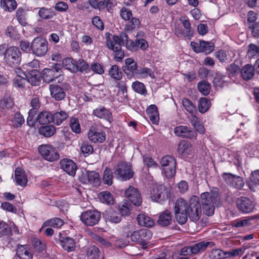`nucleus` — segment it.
Wrapping results in <instances>:
<instances>
[{"label":"nucleus","mask_w":259,"mask_h":259,"mask_svg":"<svg viewBox=\"0 0 259 259\" xmlns=\"http://www.w3.org/2000/svg\"><path fill=\"white\" fill-rule=\"evenodd\" d=\"M200 199L203 212L208 216L212 215L214 213L215 207L218 206L221 203V198L216 189L202 193Z\"/></svg>","instance_id":"1"},{"label":"nucleus","mask_w":259,"mask_h":259,"mask_svg":"<svg viewBox=\"0 0 259 259\" xmlns=\"http://www.w3.org/2000/svg\"><path fill=\"white\" fill-rule=\"evenodd\" d=\"M189 202L183 198L177 199L174 207L175 216L177 221L180 224H184L188 220Z\"/></svg>","instance_id":"2"},{"label":"nucleus","mask_w":259,"mask_h":259,"mask_svg":"<svg viewBox=\"0 0 259 259\" xmlns=\"http://www.w3.org/2000/svg\"><path fill=\"white\" fill-rule=\"evenodd\" d=\"M152 237L151 232L147 229H141L133 232L130 238L132 242L139 244L145 249L148 244V241Z\"/></svg>","instance_id":"3"},{"label":"nucleus","mask_w":259,"mask_h":259,"mask_svg":"<svg viewBox=\"0 0 259 259\" xmlns=\"http://www.w3.org/2000/svg\"><path fill=\"white\" fill-rule=\"evenodd\" d=\"M101 219V213L96 209L88 210L83 212L80 219L87 226H94L97 224Z\"/></svg>","instance_id":"4"},{"label":"nucleus","mask_w":259,"mask_h":259,"mask_svg":"<svg viewBox=\"0 0 259 259\" xmlns=\"http://www.w3.org/2000/svg\"><path fill=\"white\" fill-rule=\"evenodd\" d=\"M169 195L168 190L163 184H155L151 191V198L158 202H162L168 199Z\"/></svg>","instance_id":"5"},{"label":"nucleus","mask_w":259,"mask_h":259,"mask_svg":"<svg viewBox=\"0 0 259 259\" xmlns=\"http://www.w3.org/2000/svg\"><path fill=\"white\" fill-rule=\"evenodd\" d=\"M188 211V217L192 221L196 222L199 220L201 214V207L198 197L193 196L190 199Z\"/></svg>","instance_id":"6"},{"label":"nucleus","mask_w":259,"mask_h":259,"mask_svg":"<svg viewBox=\"0 0 259 259\" xmlns=\"http://www.w3.org/2000/svg\"><path fill=\"white\" fill-rule=\"evenodd\" d=\"M114 173L118 179L122 181L131 179L134 175L131 165L125 162H119L116 166Z\"/></svg>","instance_id":"7"},{"label":"nucleus","mask_w":259,"mask_h":259,"mask_svg":"<svg viewBox=\"0 0 259 259\" xmlns=\"http://www.w3.org/2000/svg\"><path fill=\"white\" fill-rule=\"evenodd\" d=\"M21 53L16 47H11L7 49L5 59L10 66H17L21 61Z\"/></svg>","instance_id":"8"},{"label":"nucleus","mask_w":259,"mask_h":259,"mask_svg":"<svg viewBox=\"0 0 259 259\" xmlns=\"http://www.w3.org/2000/svg\"><path fill=\"white\" fill-rule=\"evenodd\" d=\"M41 155L47 160L54 161L59 158V154L57 150L51 145H42L38 147Z\"/></svg>","instance_id":"9"},{"label":"nucleus","mask_w":259,"mask_h":259,"mask_svg":"<svg viewBox=\"0 0 259 259\" xmlns=\"http://www.w3.org/2000/svg\"><path fill=\"white\" fill-rule=\"evenodd\" d=\"M31 48L37 56H44L48 52V42L40 37H35L32 41Z\"/></svg>","instance_id":"10"},{"label":"nucleus","mask_w":259,"mask_h":259,"mask_svg":"<svg viewBox=\"0 0 259 259\" xmlns=\"http://www.w3.org/2000/svg\"><path fill=\"white\" fill-rule=\"evenodd\" d=\"M125 197L132 203L133 205L139 206L142 202L141 195L138 189L133 186H130L125 190Z\"/></svg>","instance_id":"11"},{"label":"nucleus","mask_w":259,"mask_h":259,"mask_svg":"<svg viewBox=\"0 0 259 259\" xmlns=\"http://www.w3.org/2000/svg\"><path fill=\"white\" fill-rule=\"evenodd\" d=\"M236 205L240 211L245 213L252 212L254 207V203L251 199L243 196L237 198Z\"/></svg>","instance_id":"12"},{"label":"nucleus","mask_w":259,"mask_h":259,"mask_svg":"<svg viewBox=\"0 0 259 259\" xmlns=\"http://www.w3.org/2000/svg\"><path fill=\"white\" fill-rule=\"evenodd\" d=\"M190 45L195 52H203L206 54H208L212 52L214 49L213 45L212 42L204 40H200L199 43L192 41Z\"/></svg>","instance_id":"13"},{"label":"nucleus","mask_w":259,"mask_h":259,"mask_svg":"<svg viewBox=\"0 0 259 259\" xmlns=\"http://www.w3.org/2000/svg\"><path fill=\"white\" fill-rule=\"evenodd\" d=\"M222 178L227 183L236 189H241L244 185L242 178L239 176L230 173H224L222 175Z\"/></svg>","instance_id":"14"},{"label":"nucleus","mask_w":259,"mask_h":259,"mask_svg":"<svg viewBox=\"0 0 259 259\" xmlns=\"http://www.w3.org/2000/svg\"><path fill=\"white\" fill-rule=\"evenodd\" d=\"M125 64L123 71L127 76L130 78L136 76L138 69L137 64L134 59L131 58L126 59L125 60Z\"/></svg>","instance_id":"15"},{"label":"nucleus","mask_w":259,"mask_h":259,"mask_svg":"<svg viewBox=\"0 0 259 259\" xmlns=\"http://www.w3.org/2000/svg\"><path fill=\"white\" fill-rule=\"evenodd\" d=\"M60 75V73L59 69L57 67H55L53 68L44 69L42 71L41 77L44 81L50 83Z\"/></svg>","instance_id":"16"},{"label":"nucleus","mask_w":259,"mask_h":259,"mask_svg":"<svg viewBox=\"0 0 259 259\" xmlns=\"http://www.w3.org/2000/svg\"><path fill=\"white\" fill-rule=\"evenodd\" d=\"M105 36L106 45L108 49L113 51L121 49V46L120 45V39L118 35H112L109 33H106Z\"/></svg>","instance_id":"17"},{"label":"nucleus","mask_w":259,"mask_h":259,"mask_svg":"<svg viewBox=\"0 0 259 259\" xmlns=\"http://www.w3.org/2000/svg\"><path fill=\"white\" fill-rule=\"evenodd\" d=\"M175 134L179 136L189 139H194L196 137L197 133L195 131L191 130L186 126H177L174 130Z\"/></svg>","instance_id":"18"},{"label":"nucleus","mask_w":259,"mask_h":259,"mask_svg":"<svg viewBox=\"0 0 259 259\" xmlns=\"http://www.w3.org/2000/svg\"><path fill=\"white\" fill-rule=\"evenodd\" d=\"M62 169L71 176H74L77 170L76 164L70 159H64L61 161Z\"/></svg>","instance_id":"19"},{"label":"nucleus","mask_w":259,"mask_h":259,"mask_svg":"<svg viewBox=\"0 0 259 259\" xmlns=\"http://www.w3.org/2000/svg\"><path fill=\"white\" fill-rule=\"evenodd\" d=\"M88 138L93 143H102L106 139V135L104 133L100 132L94 127H92L88 134Z\"/></svg>","instance_id":"20"},{"label":"nucleus","mask_w":259,"mask_h":259,"mask_svg":"<svg viewBox=\"0 0 259 259\" xmlns=\"http://www.w3.org/2000/svg\"><path fill=\"white\" fill-rule=\"evenodd\" d=\"M51 96L55 100L60 101L63 99L66 96L64 90L56 84H51L49 87Z\"/></svg>","instance_id":"21"},{"label":"nucleus","mask_w":259,"mask_h":259,"mask_svg":"<svg viewBox=\"0 0 259 259\" xmlns=\"http://www.w3.org/2000/svg\"><path fill=\"white\" fill-rule=\"evenodd\" d=\"M178 152L181 154L191 155L194 153L195 150L189 142L183 140L178 144Z\"/></svg>","instance_id":"22"},{"label":"nucleus","mask_w":259,"mask_h":259,"mask_svg":"<svg viewBox=\"0 0 259 259\" xmlns=\"http://www.w3.org/2000/svg\"><path fill=\"white\" fill-rule=\"evenodd\" d=\"M214 246L213 242L203 241L190 246L192 254H196L199 252L203 251L207 247L211 248Z\"/></svg>","instance_id":"23"},{"label":"nucleus","mask_w":259,"mask_h":259,"mask_svg":"<svg viewBox=\"0 0 259 259\" xmlns=\"http://www.w3.org/2000/svg\"><path fill=\"white\" fill-rule=\"evenodd\" d=\"M146 112L152 123L157 124L159 122V116L157 106L155 105H150L147 108Z\"/></svg>","instance_id":"24"},{"label":"nucleus","mask_w":259,"mask_h":259,"mask_svg":"<svg viewBox=\"0 0 259 259\" xmlns=\"http://www.w3.org/2000/svg\"><path fill=\"white\" fill-rule=\"evenodd\" d=\"M27 81L32 85H37L40 81V75L37 69L29 71L26 76Z\"/></svg>","instance_id":"25"},{"label":"nucleus","mask_w":259,"mask_h":259,"mask_svg":"<svg viewBox=\"0 0 259 259\" xmlns=\"http://www.w3.org/2000/svg\"><path fill=\"white\" fill-rule=\"evenodd\" d=\"M240 73L244 80H249L254 75V68L250 64H246L240 69Z\"/></svg>","instance_id":"26"},{"label":"nucleus","mask_w":259,"mask_h":259,"mask_svg":"<svg viewBox=\"0 0 259 259\" xmlns=\"http://www.w3.org/2000/svg\"><path fill=\"white\" fill-rule=\"evenodd\" d=\"M172 222V216L171 212L168 210H166L161 212L157 220L158 225L165 227L171 224Z\"/></svg>","instance_id":"27"},{"label":"nucleus","mask_w":259,"mask_h":259,"mask_svg":"<svg viewBox=\"0 0 259 259\" xmlns=\"http://www.w3.org/2000/svg\"><path fill=\"white\" fill-rule=\"evenodd\" d=\"M93 114L100 118L106 119L110 122L113 120L111 113L104 107L95 109L93 111Z\"/></svg>","instance_id":"28"},{"label":"nucleus","mask_w":259,"mask_h":259,"mask_svg":"<svg viewBox=\"0 0 259 259\" xmlns=\"http://www.w3.org/2000/svg\"><path fill=\"white\" fill-rule=\"evenodd\" d=\"M15 179L16 184L24 187L27 183V179L24 171L20 168L18 167L15 171Z\"/></svg>","instance_id":"29"},{"label":"nucleus","mask_w":259,"mask_h":259,"mask_svg":"<svg viewBox=\"0 0 259 259\" xmlns=\"http://www.w3.org/2000/svg\"><path fill=\"white\" fill-rule=\"evenodd\" d=\"M226 70L229 77L234 81H236L237 76L239 75L240 72L239 66L232 63L227 67Z\"/></svg>","instance_id":"30"},{"label":"nucleus","mask_w":259,"mask_h":259,"mask_svg":"<svg viewBox=\"0 0 259 259\" xmlns=\"http://www.w3.org/2000/svg\"><path fill=\"white\" fill-rule=\"evenodd\" d=\"M104 217L106 222L111 223H118L121 219V215L119 213L111 210L106 211Z\"/></svg>","instance_id":"31"},{"label":"nucleus","mask_w":259,"mask_h":259,"mask_svg":"<svg viewBox=\"0 0 259 259\" xmlns=\"http://www.w3.org/2000/svg\"><path fill=\"white\" fill-rule=\"evenodd\" d=\"M114 5L111 0H100L94 9L102 11L106 9L108 12H110Z\"/></svg>","instance_id":"32"},{"label":"nucleus","mask_w":259,"mask_h":259,"mask_svg":"<svg viewBox=\"0 0 259 259\" xmlns=\"http://www.w3.org/2000/svg\"><path fill=\"white\" fill-rule=\"evenodd\" d=\"M53 115L49 111L40 112L37 117V120L40 124H46L53 122Z\"/></svg>","instance_id":"33"},{"label":"nucleus","mask_w":259,"mask_h":259,"mask_svg":"<svg viewBox=\"0 0 259 259\" xmlns=\"http://www.w3.org/2000/svg\"><path fill=\"white\" fill-rule=\"evenodd\" d=\"M17 255L21 259H31L32 254L26 245H19L18 246Z\"/></svg>","instance_id":"34"},{"label":"nucleus","mask_w":259,"mask_h":259,"mask_svg":"<svg viewBox=\"0 0 259 259\" xmlns=\"http://www.w3.org/2000/svg\"><path fill=\"white\" fill-rule=\"evenodd\" d=\"M86 175L89 182L93 186L98 187L100 185L101 180L98 172L95 171H88Z\"/></svg>","instance_id":"35"},{"label":"nucleus","mask_w":259,"mask_h":259,"mask_svg":"<svg viewBox=\"0 0 259 259\" xmlns=\"http://www.w3.org/2000/svg\"><path fill=\"white\" fill-rule=\"evenodd\" d=\"M136 76L139 78H146L150 77L151 78L153 79L155 77L154 73L152 70L147 67L138 69Z\"/></svg>","instance_id":"36"},{"label":"nucleus","mask_w":259,"mask_h":259,"mask_svg":"<svg viewBox=\"0 0 259 259\" xmlns=\"http://www.w3.org/2000/svg\"><path fill=\"white\" fill-rule=\"evenodd\" d=\"M179 20L186 29V36L189 38L192 37L193 31L188 18L185 16H183L180 18Z\"/></svg>","instance_id":"37"},{"label":"nucleus","mask_w":259,"mask_h":259,"mask_svg":"<svg viewBox=\"0 0 259 259\" xmlns=\"http://www.w3.org/2000/svg\"><path fill=\"white\" fill-rule=\"evenodd\" d=\"M137 220L140 225L146 227H151L154 224L153 220L144 214H139L137 217Z\"/></svg>","instance_id":"38"},{"label":"nucleus","mask_w":259,"mask_h":259,"mask_svg":"<svg viewBox=\"0 0 259 259\" xmlns=\"http://www.w3.org/2000/svg\"><path fill=\"white\" fill-rule=\"evenodd\" d=\"M101 202L108 205H112L114 203V199L110 192L103 191L100 192L98 195Z\"/></svg>","instance_id":"39"},{"label":"nucleus","mask_w":259,"mask_h":259,"mask_svg":"<svg viewBox=\"0 0 259 259\" xmlns=\"http://www.w3.org/2000/svg\"><path fill=\"white\" fill-rule=\"evenodd\" d=\"M68 116V114L65 111L57 112L53 115V122L57 125H60L67 118Z\"/></svg>","instance_id":"40"},{"label":"nucleus","mask_w":259,"mask_h":259,"mask_svg":"<svg viewBox=\"0 0 259 259\" xmlns=\"http://www.w3.org/2000/svg\"><path fill=\"white\" fill-rule=\"evenodd\" d=\"M210 106V102L206 98H201L198 101V108L200 112H206Z\"/></svg>","instance_id":"41"},{"label":"nucleus","mask_w":259,"mask_h":259,"mask_svg":"<svg viewBox=\"0 0 259 259\" xmlns=\"http://www.w3.org/2000/svg\"><path fill=\"white\" fill-rule=\"evenodd\" d=\"M253 220L251 219H239L235 221H234L232 223V226L233 227L239 228H246L249 227L252 225L251 221Z\"/></svg>","instance_id":"42"},{"label":"nucleus","mask_w":259,"mask_h":259,"mask_svg":"<svg viewBox=\"0 0 259 259\" xmlns=\"http://www.w3.org/2000/svg\"><path fill=\"white\" fill-rule=\"evenodd\" d=\"M1 7L6 11L11 12L17 7V3L15 0H1Z\"/></svg>","instance_id":"43"},{"label":"nucleus","mask_w":259,"mask_h":259,"mask_svg":"<svg viewBox=\"0 0 259 259\" xmlns=\"http://www.w3.org/2000/svg\"><path fill=\"white\" fill-rule=\"evenodd\" d=\"M64 222L60 218H55L49 219L44 223V226L59 228L63 226Z\"/></svg>","instance_id":"44"},{"label":"nucleus","mask_w":259,"mask_h":259,"mask_svg":"<svg viewBox=\"0 0 259 259\" xmlns=\"http://www.w3.org/2000/svg\"><path fill=\"white\" fill-rule=\"evenodd\" d=\"M63 248L67 251H72L75 248V242L73 239L67 237L61 241Z\"/></svg>","instance_id":"45"},{"label":"nucleus","mask_w":259,"mask_h":259,"mask_svg":"<svg viewBox=\"0 0 259 259\" xmlns=\"http://www.w3.org/2000/svg\"><path fill=\"white\" fill-rule=\"evenodd\" d=\"M39 133L46 137L52 136L56 132V128L53 125L41 127L39 129Z\"/></svg>","instance_id":"46"},{"label":"nucleus","mask_w":259,"mask_h":259,"mask_svg":"<svg viewBox=\"0 0 259 259\" xmlns=\"http://www.w3.org/2000/svg\"><path fill=\"white\" fill-rule=\"evenodd\" d=\"M132 88L136 93L145 96L147 94L145 85L139 81H136L132 83Z\"/></svg>","instance_id":"47"},{"label":"nucleus","mask_w":259,"mask_h":259,"mask_svg":"<svg viewBox=\"0 0 259 259\" xmlns=\"http://www.w3.org/2000/svg\"><path fill=\"white\" fill-rule=\"evenodd\" d=\"M160 164L162 168L166 166H169L172 167H176V161L175 159L173 157L169 155L164 156L160 161Z\"/></svg>","instance_id":"48"},{"label":"nucleus","mask_w":259,"mask_h":259,"mask_svg":"<svg viewBox=\"0 0 259 259\" xmlns=\"http://www.w3.org/2000/svg\"><path fill=\"white\" fill-rule=\"evenodd\" d=\"M109 75L116 80H120L122 78V72L119 67L116 65H112L109 70Z\"/></svg>","instance_id":"49"},{"label":"nucleus","mask_w":259,"mask_h":259,"mask_svg":"<svg viewBox=\"0 0 259 259\" xmlns=\"http://www.w3.org/2000/svg\"><path fill=\"white\" fill-rule=\"evenodd\" d=\"M38 15L40 18L44 19L52 18L55 16V12L51 9L41 8L38 12Z\"/></svg>","instance_id":"50"},{"label":"nucleus","mask_w":259,"mask_h":259,"mask_svg":"<svg viewBox=\"0 0 259 259\" xmlns=\"http://www.w3.org/2000/svg\"><path fill=\"white\" fill-rule=\"evenodd\" d=\"M14 102L9 94H6L1 100L0 105L3 109H9L11 108Z\"/></svg>","instance_id":"51"},{"label":"nucleus","mask_w":259,"mask_h":259,"mask_svg":"<svg viewBox=\"0 0 259 259\" xmlns=\"http://www.w3.org/2000/svg\"><path fill=\"white\" fill-rule=\"evenodd\" d=\"M62 65L66 69L75 71L76 69V61L71 58H67L62 60Z\"/></svg>","instance_id":"52"},{"label":"nucleus","mask_w":259,"mask_h":259,"mask_svg":"<svg viewBox=\"0 0 259 259\" xmlns=\"http://www.w3.org/2000/svg\"><path fill=\"white\" fill-rule=\"evenodd\" d=\"M197 88L200 92L203 95H207L210 91V85L205 81H200L197 84Z\"/></svg>","instance_id":"53"},{"label":"nucleus","mask_w":259,"mask_h":259,"mask_svg":"<svg viewBox=\"0 0 259 259\" xmlns=\"http://www.w3.org/2000/svg\"><path fill=\"white\" fill-rule=\"evenodd\" d=\"M247 56L249 58L257 57L259 56V47L256 45L250 44L248 46Z\"/></svg>","instance_id":"54"},{"label":"nucleus","mask_w":259,"mask_h":259,"mask_svg":"<svg viewBox=\"0 0 259 259\" xmlns=\"http://www.w3.org/2000/svg\"><path fill=\"white\" fill-rule=\"evenodd\" d=\"M16 17L22 25L25 26L27 24L26 13L24 9L19 8L17 11Z\"/></svg>","instance_id":"55"},{"label":"nucleus","mask_w":259,"mask_h":259,"mask_svg":"<svg viewBox=\"0 0 259 259\" xmlns=\"http://www.w3.org/2000/svg\"><path fill=\"white\" fill-rule=\"evenodd\" d=\"M87 255L92 259L98 258L99 256V249L95 246H91L87 248Z\"/></svg>","instance_id":"56"},{"label":"nucleus","mask_w":259,"mask_h":259,"mask_svg":"<svg viewBox=\"0 0 259 259\" xmlns=\"http://www.w3.org/2000/svg\"><path fill=\"white\" fill-rule=\"evenodd\" d=\"M211 259H220L226 257V251L220 249H212L209 253Z\"/></svg>","instance_id":"57"},{"label":"nucleus","mask_w":259,"mask_h":259,"mask_svg":"<svg viewBox=\"0 0 259 259\" xmlns=\"http://www.w3.org/2000/svg\"><path fill=\"white\" fill-rule=\"evenodd\" d=\"M80 150L84 156H87L92 153L94 151L93 146L87 142H83L80 146Z\"/></svg>","instance_id":"58"},{"label":"nucleus","mask_w":259,"mask_h":259,"mask_svg":"<svg viewBox=\"0 0 259 259\" xmlns=\"http://www.w3.org/2000/svg\"><path fill=\"white\" fill-rule=\"evenodd\" d=\"M259 185V170H255L252 172L250 177V182L248 183V186L250 189L253 185Z\"/></svg>","instance_id":"59"},{"label":"nucleus","mask_w":259,"mask_h":259,"mask_svg":"<svg viewBox=\"0 0 259 259\" xmlns=\"http://www.w3.org/2000/svg\"><path fill=\"white\" fill-rule=\"evenodd\" d=\"M246 248H241L233 249L230 251H226V257H235L238 255H242L245 252Z\"/></svg>","instance_id":"60"},{"label":"nucleus","mask_w":259,"mask_h":259,"mask_svg":"<svg viewBox=\"0 0 259 259\" xmlns=\"http://www.w3.org/2000/svg\"><path fill=\"white\" fill-rule=\"evenodd\" d=\"M103 180L105 184L111 185L113 183V176L110 169L106 168L103 174Z\"/></svg>","instance_id":"61"},{"label":"nucleus","mask_w":259,"mask_h":259,"mask_svg":"<svg viewBox=\"0 0 259 259\" xmlns=\"http://www.w3.org/2000/svg\"><path fill=\"white\" fill-rule=\"evenodd\" d=\"M183 105L185 109L190 113L196 111V107L193 103L189 99L184 98L182 101Z\"/></svg>","instance_id":"62"},{"label":"nucleus","mask_w":259,"mask_h":259,"mask_svg":"<svg viewBox=\"0 0 259 259\" xmlns=\"http://www.w3.org/2000/svg\"><path fill=\"white\" fill-rule=\"evenodd\" d=\"M76 70L81 72H88V70H90L89 64L82 59H79L77 62H76Z\"/></svg>","instance_id":"63"},{"label":"nucleus","mask_w":259,"mask_h":259,"mask_svg":"<svg viewBox=\"0 0 259 259\" xmlns=\"http://www.w3.org/2000/svg\"><path fill=\"white\" fill-rule=\"evenodd\" d=\"M12 122L14 126L17 127L24 123V119L19 112H17L14 115Z\"/></svg>","instance_id":"64"}]
</instances>
